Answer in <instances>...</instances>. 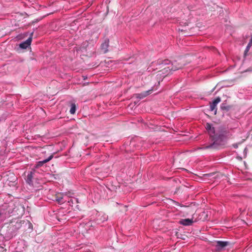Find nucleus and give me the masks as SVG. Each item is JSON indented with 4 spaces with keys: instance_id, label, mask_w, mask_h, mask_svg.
I'll return each instance as SVG.
<instances>
[{
    "instance_id": "2eb2a0df",
    "label": "nucleus",
    "mask_w": 252,
    "mask_h": 252,
    "mask_svg": "<svg viewBox=\"0 0 252 252\" xmlns=\"http://www.w3.org/2000/svg\"><path fill=\"white\" fill-rule=\"evenodd\" d=\"M230 108V106H225L223 104H222V105L221 106V109L222 110H225L228 111L229 110Z\"/></svg>"
},
{
    "instance_id": "f257e3e1",
    "label": "nucleus",
    "mask_w": 252,
    "mask_h": 252,
    "mask_svg": "<svg viewBox=\"0 0 252 252\" xmlns=\"http://www.w3.org/2000/svg\"><path fill=\"white\" fill-rule=\"evenodd\" d=\"M182 63V59L178 60V63L175 61L171 63L168 60L159 61V65H160L159 68H161V69L158 71V75L165 74L163 75L164 77L168 74L171 70H176L182 68L185 65V64Z\"/></svg>"
},
{
    "instance_id": "39448f33",
    "label": "nucleus",
    "mask_w": 252,
    "mask_h": 252,
    "mask_svg": "<svg viewBox=\"0 0 252 252\" xmlns=\"http://www.w3.org/2000/svg\"><path fill=\"white\" fill-rule=\"evenodd\" d=\"M33 33L32 32L31 33L30 36L28 38L27 40H26L25 41L21 43L19 45V47L22 49H27L28 46H29L32 42V37L33 35Z\"/></svg>"
},
{
    "instance_id": "6e6552de",
    "label": "nucleus",
    "mask_w": 252,
    "mask_h": 252,
    "mask_svg": "<svg viewBox=\"0 0 252 252\" xmlns=\"http://www.w3.org/2000/svg\"><path fill=\"white\" fill-rule=\"evenodd\" d=\"M193 222V220L189 219H182L180 221L181 224L186 226L190 225Z\"/></svg>"
},
{
    "instance_id": "4468645a",
    "label": "nucleus",
    "mask_w": 252,
    "mask_h": 252,
    "mask_svg": "<svg viewBox=\"0 0 252 252\" xmlns=\"http://www.w3.org/2000/svg\"><path fill=\"white\" fill-rule=\"evenodd\" d=\"M252 44L249 42L244 52V55L246 56L247 52L249 51Z\"/></svg>"
},
{
    "instance_id": "9b49d317",
    "label": "nucleus",
    "mask_w": 252,
    "mask_h": 252,
    "mask_svg": "<svg viewBox=\"0 0 252 252\" xmlns=\"http://www.w3.org/2000/svg\"><path fill=\"white\" fill-rule=\"evenodd\" d=\"M55 200L57 202L62 204L64 202L63 194L61 193H58L55 195Z\"/></svg>"
},
{
    "instance_id": "f8f14e48",
    "label": "nucleus",
    "mask_w": 252,
    "mask_h": 252,
    "mask_svg": "<svg viewBox=\"0 0 252 252\" xmlns=\"http://www.w3.org/2000/svg\"><path fill=\"white\" fill-rule=\"evenodd\" d=\"M35 170H32L29 173H28L27 177V182L29 184H31L32 182L33 175L34 174Z\"/></svg>"
},
{
    "instance_id": "a211bd4d",
    "label": "nucleus",
    "mask_w": 252,
    "mask_h": 252,
    "mask_svg": "<svg viewBox=\"0 0 252 252\" xmlns=\"http://www.w3.org/2000/svg\"><path fill=\"white\" fill-rule=\"evenodd\" d=\"M107 46H108V44H107V43H103V44H102L101 45L102 48H104L105 49L107 48Z\"/></svg>"
},
{
    "instance_id": "0eeeda50",
    "label": "nucleus",
    "mask_w": 252,
    "mask_h": 252,
    "mask_svg": "<svg viewBox=\"0 0 252 252\" xmlns=\"http://www.w3.org/2000/svg\"><path fill=\"white\" fill-rule=\"evenodd\" d=\"M53 157H54V155L52 154L51 156H50L48 158H47V159H44L42 161H39L37 162L35 166V168H38L42 166L44 163H46L48 162V161H49L50 160H51L53 158Z\"/></svg>"
},
{
    "instance_id": "f03ea898",
    "label": "nucleus",
    "mask_w": 252,
    "mask_h": 252,
    "mask_svg": "<svg viewBox=\"0 0 252 252\" xmlns=\"http://www.w3.org/2000/svg\"><path fill=\"white\" fill-rule=\"evenodd\" d=\"M208 132L211 137L212 140L210 143L203 145L200 149L213 151L223 147L224 144L222 143L221 140H220V135L215 133V130L214 127L212 126L211 129L208 131Z\"/></svg>"
},
{
    "instance_id": "20e7f679",
    "label": "nucleus",
    "mask_w": 252,
    "mask_h": 252,
    "mask_svg": "<svg viewBox=\"0 0 252 252\" xmlns=\"http://www.w3.org/2000/svg\"><path fill=\"white\" fill-rule=\"evenodd\" d=\"M221 101V99L220 97H217L212 102L210 103V108L211 111H214L215 114H216L217 108V104L220 103Z\"/></svg>"
},
{
    "instance_id": "dca6fc26",
    "label": "nucleus",
    "mask_w": 252,
    "mask_h": 252,
    "mask_svg": "<svg viewBox=\"0 0 252 252\" xmlns=\"http://www.w3.org/2000/svg\"><path fill=\"white\" fill-rule=\"evenodd\" d=\"M212 127V126L211 124H210L209 123L206 124L205 127H206V129L207 130V131L209 130V129H210Z\"/></svg>"
},
{
    "instance_id": "1a4fd4ad",
    "label": "nucleus",
    "mask_w": 252,
    "mask_h": 252,
    "mask_svg": "<svg viewBox=\"0 0 252 252\" xmlns=\"http://www.w3.org/2000/svg\"><path fill=\"white\" fill-rule=\"evenodd\" d=\"M228 244V242L218 241L216 242V246L218 249H222L227 246Z\"/></svg>"
},
{
    "instance_id": "9d476101",
    "label": "nucleus",
    "mask_w": 252,
    "mask_h": 252,
    "mask_svg": "<svg viewBox=\"0 0 252 252\" xmlns=\"http://www.w3.org/2000/svg\"><path fill=\"white\" fill-rule=\"evenodd\" d=\"M205 176L208 178H220L222 176V175L220 173H210L209 174H206L204 175Z\"/></svg>"
},
{
    "instance_id": "aec40b11",
    "label": "nucleus",
    "mask_w": 252,
    "mask_h": 252,
    "mask_svg": "<svg viewBox=\"0 0 252 252\" xmlns=\"http://www.w3.org/2000/svg\"><path fill=\"white\" fill-rule=\"evenodd\" d=\"M74 201H75L76 202H78V199L77 198H74Z\"/></svg>"
},
{
    "instance_id": "f3484780",
    "label": "nucleus",
    "mask_w": 252,
    "mask_h": 252,
    "mask_svg": "<svg viewBox=\"0 0 252 252\" xmlns=\"http://www.w3.org/2000/svg\"><path fill=\"white\" fill-rule=\"evenodd\" d=\"M186 209H187L186 212H187V213L188 214H189V213H192L194 212L193 211H191V208H190V207H187L186 208Z\"/></svg>"
},
{
    "instance_id": "7ed1b4c3",
    "label": "nucleus",
    "mask_w": 252,
    "mask_h": 252,
    "mask_svg": "<svg viewBox=\"0 0 252 252\" xmlns=\"http://www.w3.org/2000/svg\"><path fill=\"white\" fill-rule=\"evenodd\" d=\"M6 207L7 212L9 214L12 213L13 215L18 214V211L20 209H22V207L18 203L16 204L13 201L9 202Z\"/></svg>"
},
{
    "instance_id": "ddd939ff",
    "label": "nucleus",
    "mask_w": 252,
    "mask_h": 252,
    "mask_svg": "<svg viewBox=\"0 0 252 252\" xmlns=\"http://www.w3.org/2000/svg\"><path fill=\"white\" fill-rule=\"evenodd\" d=\"M76 111V105L74 103H72L71 104V108L70 109V113L71 114H74Z\"/></svg>"
},
{
    "instance_id": "412c9836",
    "label": "nucleus",
    "mask_w": 252,
    "mask_h": 252,
    "mask_svg": "<svg viewBox=\"0 0 252 252\" xmlns=\"http://www.w3.org/2000/svg\"><path fill=\"white\" fill-rule=\"evenodd\" d=\"M70 201H71L72 202H73V200H72V199H70Z\"/></svg>"
},
{
    "instance_id": "423d86ee",
    "label": "nucleus",
    "mask_w": 252,
    "mask_h": 252,
    "mask_svg": "<svg viewBox=\"0 0 252 252\" xmlns=\"http://www.w3.org/2000/svg\"><path fill=\"white\" fill-rule=\"evenodd\" d=\"M152 92V90H149L148 91L143 92L141 93L135 94H133V97H135L139 99H143L144 97H146L148 95H149L151 92Z\"/></svg>"
},
{
    "instance_id": "4be33fe9",
    "label": "nucleus",
    "mask_w": 252,
    "mask_h": 252,
    "mask_svg": "<svg viewBox=\"0 0 252 252\" xmlns=\"http://www.w3.org/2000/svg\"><path fill=\"white\" fill-rule=\"evenodd\" d=\"M106 51H107V50H105L104 51V53H106Z\"/></svg>"
},
{
    "instance_id": "6ab92c4d",
    "label": "nucleus",
    "mask_w": 252,
    "mask_h": 252,
    "mask_svg": "<svg viewBox=\"0 0 252 252\" xmlns=\"http://www.w3.org/2000/svg\"><path fill=\"white\" fill-rule=\"evenodd\" d=\"M250 42L252 44V37H251V40L250 41Z\"/></svg>"
}]
</instances>
